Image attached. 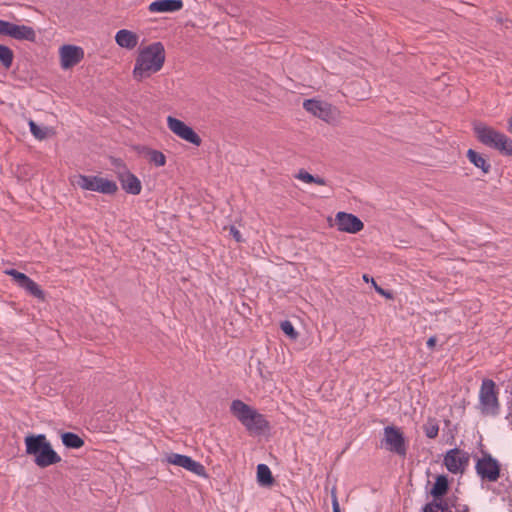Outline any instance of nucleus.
<instances>
[{
	"label": "nucleus",
	"mask_w": 512,
	"mask_h": 512,
	"mask_svg": "<svg viewBox=\"0 0 512 512\" xmlns=\"http://www.w3.org/2000/svg\"><path fill=\"white\" fill-rule=\"evenodd\" d=\"M8 275L13 277L14 281L19 287H23L25 283L30 279L26 274L19 272L15 269H10L6 272Z\"/></svg>",
	"instance_id": "obj_30"
},
{
	"label": "nucleus",
	"mask_w": 512,
	"mask_h": 512,
	"mask_svg": "<svg viewBox=\"0 0 512 512\" xmlns=\"http://www.w3.org/2000/svg\"><path fill=\"white\" fill-rule=\"evenodd\" d=\"M449 489V482L446 475H438L435 479V483L430 490V494L433 497L432 501H445L443 497L447 494Z\"/></svg>",
	"instance_id": "obj_19"
},
{
	"label": "nucleus",
	"mask_w": 512,
	"mask_h": 512,
	"mask_svg": "<svg viewBox=\"0 0 512 512\" xmlns=\"http://www.w3.org/2000/svg\"><path fill=\"white\" fill-rule=\"evenodd\" d=\"M331 500H332L333 512H341L339 502H338L336 487H333L331 490Z\"/></svg>",
	"instance_id": "obj_33"
},
{
	"label": "nucleus",
	"mask_w": 512,
	"mask_h": 512,
	"mask_svg": "<svg viewBox=\"0 0 512 512\" xmlns=\"http://www.w3.org/2000/svg\"><path fill=\"white\" fill-rule=\"evenodd\" d=\"M12 22L0 19V35L8 36Z\"/></svg>",
	"instance_id": "obj_36"
},
{
	"label": "nucleus",
	"mask_w": 512,
	"mask_h": 512,
	"mask_svg": "<svg viewBox=\"0 0 512 512\" xmlns=\"http://www.w3.org/2000/svg\"><path fill=\"white\" fill-rule=\"evenodd\" d=\"M467 158L471 163H473L477 168H480L484 174L489 173L491 169V165L487 162V160L482 157L479 153L474 151L473 149H469L467 151Z\"/></svg>",
	"instance_id": "obj_22"
},
{
	"label": "nucleus",
	"mask_w": 512,
	"mask_h": 512,
	"mask_svg": "<svg viewBox=\"0 0 512 512\" xmlns=\"http://www.w3.org/2000/svg\"><path fill=\"white\" fill-rule=\"evenodd\" d=\"M230 411L250 433L262 434L270 428L263 414L241 400H233Z\"/></svg>",
	"instance_id": "obj_3"
},
{
	"label": "nucleus",
	"mask_w": 512,
	"mask_h": 512,
	"mask_svg": "<svg viewBox=\"0 0 512 512\" xmlns=\"http://www.w3.org/2000/svg\"><path fill=\"white\" fill-rule=\"evenodd\" d=\"M455 500L448 497L445 501H430L423 507V512H451V508L455 507Z\"/></svg>",
	"instance_id": "obj_20"
},
{
	"label": "nucleus",
	"mask_w": 512,
	"mask_h": 512,
	"mask_svg": "<svg viewBox=\"0 0 512 512\" xmlns=\"http://www.w3.org/2000/svg\"><path fill=\"white\" fill-rule=\"evenodd\" d=\"M22 288L37 299L44 300L45 298L44 291L31 278L25 283V285Z\"/></svg>",
	"instance_id": "obj_26"
},
{
	"label": "nucleus",
	"mask_w": 512,
	"mask_h": 512,
	"mask_svg": "<svg viewBox=\"0 0 512 512\" xmlns=\"http://www.w3.org/2000/svg\"><path fill=\"white\" fill-rule=\"evenodd\" d=\"M61 440L63 445L70 449H79L85 444L84 440L73 432L62 433Z\"/></svg>",
	"instance_id": "obj_23"
},
{
	"label": "nucleus",
	"mask_w": 512,
	"mask_h": 512,
	"mask_svg": "<svg viewBox=\"0 0 512 512\" xmlns=\"http://www.w3.org/2000/svg\"><path fill=\"white\" fill-rule=\"evenodd\" d=\"M462 510L467 511V510H468V507H467V506L462 507Z\"/></svg>",
	"instance_id": "obj_41"
},
{
	"label": "nucleus",
	"mask_w": 512,
	"mask_h": 512,
	"mask_svg": "<svg viewBox=\"0 0 512 512\" xmlns=\"http://www.w3.org/2000/svg\"><path fill=\"white\" fill-rule=\"evenodd\" d=\"M509 130L512 133V117L509 119Z\"/></svg>",
	"instance_id": "obj_40"
},
{
	"label": "nucleus",
	"mask_w": 512,
	"mask_h": 512,
	"mask_svg": "<svg viewBox=\"0 0 512 512\" xmlns=\"http://www.w3.org/2000/svg\"><path fill=\"white\" fill-rule=\"evenodd\" d=\"M115 41L120 47L132 50L138 45L139 36L133 31L121 29L117 31Z\"/></svg>",
	"instance_id": "obj_18"
},
{
	"label": "nucleus",
	"mask_w": 512,
	"mask_h": 512,
	"mask_svg": "<svg viewBox=\"0 0 512 512\" xmlns=\"http://www.w3.org/2000/svg\"><path fill=\"white\" fill-rule=\"evenodd\" d=\"M479 401L483 414L497 415L500 404L498 400V390L496 384L491 379L482 381L479 391Z\"/></svg>",
	"instance_id": "obj_6"
},
{
	"label": "nucleus",
	"mask_w": 512,
	"mask_h": 512,
	"mask_svg": "<svg viewBox=\"0 0 512 512\" xmlns=\"http://www.w3.org/2000/svg\"><path fill=\"white\" fill-rule=\"evenodd\" d=\"M371 283L373 285V287L375 288V291L377 293H379L380 295L388 298V299H391L392 298V294L391 292L381 288L380 286L377 285V283L375 282V280L373 278H371Z\"/></svg>",
	"instance_id": "obj_35"
},
{
	"label": "nucleus",
	"mask_w": 512,
	"mask_h": 512,
	"mask_svg": "<svg viewBox=\"0 0 512 512\" xmlns=\"http://www.w3.org/2000/svg\"><path fill=\"white\" fill-rule=\"evenodd\" d=\"M363 280H364L365 282H369V281H371V279H369V277H368V275H367V274H364V275H363Z\"/></svg>",
	"instance_id": "obj_39"
},
{
	"label": "nucleus",
	"mask_w": 512,
	"mask_h": 512,
	"mask_svg": "<svg viewBox=\"0 0 512 512\" xmlns=\"http://www.w3.org/2000/svg\"><path fill=\"white\" fill-rule=\"evenodd\" d=\"M167 461L170 464L185 468L198 476H207L205 467L200 462L193 460L190 456L172 453L168 456Z\"/></svg>",
	"instance_id": "obj_13"
},
{
	"label": "nucleus",
	"mask_w": 512,
	"mask_h": 512,
	"mask_svg": "<svg viewBox=\"0 0 512 512\" xmlns=\"http://www.w3.org/2000/svg\"><path fill=\"white\" fill-rule=\"evenodd\" d=\"M60 63L63 69L71 68L82 61L84 58V50L75 45H63L60 50Z\"/></svg>",
	"instance_id": "obj_12"
},
{
	"label": "nucleus",
	"mask_w": 512,
	"mask_h": 512,
	"mask_svg": "<svg viewBox=\"0 0 512 512\" xmlns=\"http://www.w3.org/2000/svg\"><path fill=\"white\" fill-rule=\"evenodd\" d=\"M475 470L482 481L492 483L500 478L501 465L490 453L482 451V456L476 461Z\"/></svg>",
	"instance_id": "obj_7"
},
{
	"label": "nucleus",
	"mask_w": 512,
	"mask_h": 512,
	"mask_svg": "<svg viewBox=\"0 0 512 512\" xmlns=\"http://www.w3.org/2000/svg\"><path fill=\"white\" fill-rule=\"evenodd\" d=\"M303 108L313 114L316 117L328 122L334 118V107L324 101L316 100V99H306L303 102Z\"/></svg>",
	"instance_id": "obj_11"
},
{
	"label": "nucleus",
	"mask_w": 512,
	"mask_h": 512,
	"mask_svg": "<svg viewBox=\"0 0 512 512\" xmlns=\"http://www.w3.org/2000/svg\"><path fill=\"white\" fill-rule=\"evenodd\" d=\"M167 126L168 128L181 139L196 145L200 146L202 143V139L200 136L188 125H186L183 121L168 116L167 118Z\"/></svg>",
	"instance_id": "obj_10"
},
{
	"label": "nucleus",
	"mask_w": 512,
	"mask_h": 512,
	"mask_svg": "<svg viewBox=\"0 0 512 512\" xmlns=\"http://www.w3.org/2000/svg\"><path fill=\"white\" fill-rule=\"evenodd\" d=\"M492 491L503 500H512V481L506 477L492 488Z\"/></svg>",
	"instance_id": "obj_21"
},
{
	"label": "nucleus",
	"mask_w": 512,
	"mask_h": 512,
	"mask_svg": "<svg viewBox=\"0 0 512 512\" xmlns=\"http://www.w3.org/2000/svg\"><path fill=\"white\" fill-rule=\"evenodd\" d=\"M118 179L120 181L122 189L132 195H139L142 190L141 181L136 175L131 173L125 165H121V168L117 172Z\"/></svg>",
	"instance_id": "obj_15"
},
{
	"label": "nucleus",
	"mask_w": 512,
	"mask_h": 512,
	"mask_svg": "<svg viewBox=\"0 0 512 512\" xmlns=\"http://www.w3.org/2000/svg\"><path fill=\"white\" fill-rule=\"evenodd\" d=\"M469 462V453L457 447L448 450L443 459L444 466L452 474H463Z\"/></svg>",
	"instance_id": "obj_9"
},
{
	"label": "nucleus",
	"mask_w": 512,
	"mask_h": 512,
	"mask_svg": "<svg viewBox=\"0 0 512 512\" xmlns=\"http://www.w3.org/2000/svg\"><path fill=\"white\" fill-rule=\"evenodd\" d=\"M257 480L259 484L264 486L272 485L274 478L272 476L270 468L265 464H259L257 466Z\"/></svg>",
	"instance_id": "obj_24"
},
{
	"label": "nucleus",
	"mask_w": 512,
	"mask_h": 512,
	"mask_svg": "<svg viewBox=\"0 0 512 512\" xmlns=\"http://www.w3.org/2000/svg\"><path fill=\"white\" fill-rule=\"evenodd\" d=\"M436 342H437V339L435 336H432L430 337L428 340H427V347L430 348V349H433L436 345Z\"/></svg>",
	"instance_id": "obj_37"
},
{
	"label": "nucleus",
	"mask_w": 512,
	"mask_h": 512,
	"mask_svg": "<svg viewBox=\"0 0 512 512\" xmlns=\"http://www.w3.org/2000/svg\"><path fill=\"white\" fill-rule=\"evenodd\" d=\"M336 226L339 231L355 234L364 228L363 222L355 215L338 212L335 217Z\"/></svg>",
	"instance_id": "obj_14"
},
{
	"label": "nucleus",
	"mask_w": 512,
	"mask_h": 512,
	"mask_svg": "<svg viewBox=\"0 0 512 512\" xmlns=\"http://www.w3.org/2000/svg\"><path fill=\"white\" fill-rule=\"evenodd\" d=\"M474 132L478 141L483 145L498 150L504 155L512 156V139L504 133L483 123H476Z\"/></svg>",
	"instance_id": "obj_4"
},
{
	"label": "nucleus",
	"mask_w": 512,
	"mask_h": 512,
	"mask_svg": "<svg viewBox=\"0 0 512 512\" xmlns=\"http://www.w3.org/2000/svg\"><path fill=\"white\" fill-rule=\"evenodd\" d=\"M184 6L182 0H155L148 6L150 13H173L180 11Z\"/></svg>",
	"instance_id": "obj_16"
},
{
	"label": "nucleus",
	"mask_w": 512,
	"mask_h": 512,
	"mask_svg": "<svg viewBox=\"0 0 512 512\" xmlns=\"http://www.w3.org/2000/svg\"><path fill=\"white\" fill-rule=\"evenodd\" d=\"M423 431L426 437L430 439H434L438 436L439 433V425L435 418H428L426 423L423 425Z\"/></svg>",
	"instance_id": "obj_27"
},
{
	"label": "nucleus",
	"mask_w": 512,
	"mask_h": 512,
	"mask_svg": "<svg viewBox=\"0 0 512 512\" xmlns=\"http://www.w3.org/2000/svg\"><path fill=\"white\" fill-rule=\"evenodd\" d=\"M13 61H14L13 50L6 45L0 44V65L4 69L9 70L13 65Z\"/></svg>",
	"instance_id": "obj_25"
},
{
	"label": "nucleus",
	"mask_w": 512,
	"mask_h": 512,
	"mask_svg": "<svg viewBox=\"0 0 512 512\" xmlns=\"http://www.w3.org/2000/svg\"><path fill=\"white\" fill-rule=\"evenodd\" d=\"M381 446L385 448V450L401 457H405L407 454V444L404 433L400 428L395 426H386L384 428Z\"/></svg>",
	"instance_id": "obj_8"
},
{
	"label": "nucleus",
	"mask_w": 512,
	"mask_h": 512,
	"mask_svg": "<svg viewBox=\"0 0 512 512\" xmlns=\"http://www.w3.org/2000/svg\"><path fill=\"white\" fill-rule=\"evenodd\" d=\"M73 184L83 190L100 192L103 194H115L118 190L117 184L112 181L98 176L78 175L75 177Z\"/></svg>",
	"instance_id": "obj_5"
},
{
	"label": "nucleus",
	"mask_w": 512,
	"mask_h": 512,
	"mask_svg": "<svg viewBox=\"0 0 512 512\" xmlns=\"http://www.w3.org/2000/svg\"><path fill=\"white\" fill-rule=\"evenodd\" d=\"M166 53L161 42H153L139 50L133 68V77L137 81L149 78L159 72L165 63Z\"/></svg>",
	"instance_id": "obj_1"
},
{
	"label": "nucleus",
	"mask_w": 512,
	"mask_h": 512,
	"mask_svg": "<svg viewBox=\"0 0 512 512\" xmlns=\"http://www.w3.org/2000/svg\"><path fill=\"white\" fill-rule=\"evenodd\" d=\"M462 510L467 511V510H468V507H467V506L462 507Z\"/></svg>",
	"instance_id": "obj_42"
},
{
	"label": "nucleus",
	"mask_w": 512,
	"mask_h": 512,
	"mask_svg": "<svg viewBox=\"0 0 512 512\" xmlns=\"http://www.w3.org/2000/svg\"><path fill=\"white\" fill-rule=\"evenodd\" d=\"M228 230L229 234L235 239L236 242L241 243L244 241L240 231L235 226H229Z\"/></svg>",
	"instance_id": "obj_34"
},
{
	"label": "nucleus",
	"mask_w": 512,
	"mask_h": 512,
	"mask_svg": "<svg viewBox=\"0 0 512 512\" xmlns=\"http://www.w3.org/2000/svg\"><path fill=\"white\" fill-rule=\"evenodd\" d=\"M30 132L38 140H44L49 133L48 127H40L33 120L29 121Z\"/></svg>",
	"instance_id": "obj_28"
},
{
	"label": "nucleus",
	"mask_w": 512,
	"mask_h": 512,
	"mask_svg": "<svg viewBox=\"0 0 512 512\" xmlns=\"http://www.w3.org/2000/svg\"><path fill=\"white\" fill-rule=\"evenodd\" d=\"M296 178L306 183H312L314 181V176L304 169L298 172Z\"/></svg>",
	"instance_id": "obj_32"
},
{
	"label": "nucleus",
	"mask_w": 512,
	"mask_h": 512,
	"mask_svg": "<svg viewBox=\"0 0 512 512\" xmlns=\"http://www.w3.org/2000/svg\"><path fill=\"white\" fill-rule=\"evenodd\" d=\"M9 37L15 39V40H26L30 42L36 41V32L35 30L26 25H17L14 23H11L10 29H9Z\"/></svg>",
	"instance_id": "obj_17"
},
{
	"label": "nucleus",
	"mask_w": 512,
	"mask_h": 512,
	"mask_svg": "<svg viewBox=\"0 0 512 512\" xmlns=\"http://www.w3.org/2000/svg\"><path fill=\"white\" fill-rule=\"evenodd\" d=\"M312 183H315L318 185H326V180L324 178L314 176V181Z\"/></svg>",
	"instance_id": "obj_38"
},
{
	"label": "nucleus",
	"mask_w": 512,
	"mask_h": 512,
	"mask_svg": "<svg viewBox=\"0 0 512 512\" xmlns=\"http://www.w3.org/2000/svg\"><path fill=\"white\" fill-rule=\"evenodd\" d=\"M147 155L149 161L154 163L157 167H162L166 164V156L161 151L150 149Z\"/></svg>",
	"instance_id": "obj_29"
},
{
	"label": "nucleus",
	"mask_w": 512,
	"mask_h": 512,
	"mask_svg": "<svg viewBox=\"0 0 512 512\" xmlns=\"http://www.w3.org/2000/svg\"><path fill=\"white\" fill-rule=\"evenodd\" d=\"M282 331L291 339L295 340L298 337V332L295 330L292 323L288 320H285L281 323Z\"/></svg>",
	"instance_id": "obj_31"
},
{
	"label": "nucleus",
	"mask_w": 512,
	"mask_h": 512,
	"mask_svg": "<svg viewBox=\"0 0 512 512\" xmlns=\"http://www.w3.org/2000/svg\"><path fill=\"white\" fill-rule=\"evenodd\" d=\"M26 454L34 456V463L40 468L61 462V457L53 449L45 434H29L24 439Z\"/></svg>",
	"instance_id": "obj_2"
}]
</instances>
